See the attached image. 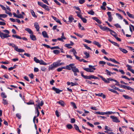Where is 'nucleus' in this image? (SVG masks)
Returning a JSON list of instances; mask_svg holds the SVG:
<instances>
[{"label": "nucleus", "mask_w": 134, "mask_h": 134, "mask_svg": "<svg viewBox=\"0 0 134 134\" xmlns=\"http://www.w3.org/2000/svg\"><path fill=\"white\" fill-rule=\"evenodd\" d=\"M69 21L71 23L73 20H74V18L72 17V15H70L69 17Z\"/></svg>", "instance_id": "30"}, {"label": "nucleus", "mask_w": 134, "mask_h": 134, "mask_svg": "<svg viewBox=\"0 0 134 134\" xmlns=\"http://www.w3.org/2000/svg\"><path fill=\"white\" fill-rule=\"evenodd\" d=\"M85 2V0H79V2L80 4H82L84 3Z\"/></svg>", "instance_id": "58"}, {"label": "nucleus", "mask_w": 134, "mask_h": 134, "mask_svg": "<svg viewBox=\"0 0 134 134\" xmlns=\"http://www.w3.org/2000/svg\"><path fill=\"white\" fill-rule=\"evenodd\" d=\"M83 68L87 72H94L93 70L91 69L88 68Z\"/></svg>", "instance_id": "12"}, {"label": "nucleus", "mask_w": 134, "mask_h": 134, "mask_svg": "<svg viewBox=\"0 0 134 134\" xmlns=\"http://www.w3.org/2000/svg\"><path fill=\"white\" fill-rule=\"evenodd\" d=\"M71 104L76 109L77 108V107L74 103L73 102H71Z\"/></svg>", "instance_id": "52"}, {"label": "nucleus", "mask_w": 134, "mask_h": 134, "mask_svg": "<svg viewBox=\"0 0 134 134\" xmlns=\"http://www.w3.org/2000/svg\"><path fill=\"white\" fill-rule=\"evenodd\" d=\"M126 13L129 17L133 19H134V16L133 15L131 14L128 12H127Z\"/></svg>", "instance_id": "24"}, {"label": "nucleus", "mask_w": 134, "mask_h": 134, "mask_svg": "<svg viewBox=\"0 0 134 134\" xmlns=\"http://www.w3.org/2000/svg\"><path fill=\"white\" fill-rule=\"evenodd\" d=\"M59 63L58 62H55L53 63V65H54L55 67L59 66Z\"/></svg>", "instance_id": "35"}, {"label": "nucleus", "mask_w": 134, "mask_h": 134, "mask_svg": "<svg viewBox=\"0 0 134 134\" xmlns=\"http://www.w3.org/2000/svg\"><path fill=\"white\" fill-rule=\"evenodd\" d=\"M67 128L69 129H71L72 127V125L70 124H68L66 125Z\"/></svg>", "instance_id": "41"}, {"label": "nucleus", "mask_w": 134, "mask_h": 134, "mask_svg": "<svg viewBox=\"0 0 134 134\" xmlns=\"http://www.w3.org/2000/svg\"><path fill=\"white\" fill-rule=\"evenodd\" d=\"M3 103L4 105L7 104H8V101L6 100L3 99Z\"/></svg>", "instance_id": "42"}, {"label": "nucleus", "mask_w": 134, "mask_h": 134, "mask_svg": "<svg viewBox=\"0 0 134 134\" xmlns=\"http://www.w3.org/2000/svg\"><path fill=\"white\" fill-rule=\"evenodd\" d=\"M52 89L53 90L55 91L57 93H59L60 92H62V90H60L59 89L55 88V87H53Z\"/></svg>", "instance_id": "7"}, {"label": "nucleus", "mask_w": 134, "mask_h": 134, "mask_svg": "<svg viewBox=\"0 0 134 134\" xmlns=\"http://www.w3.org/2000/svg\"><path fill=\"white\" fill-rule=\"evenodd\" d=\"M108 41L111 43H112L114 45L117 46V47H119V44L117 43L114 42L112 41H111L110 39H109L108 40Z\"/></svg>", "instance_id": "16"}, {"label": "nucleus", "mask_w": 134, "mask_h": 134, "mask_svg": "<svg viewBox=\"0 0 134 134\" xmlns=\"http://www.w3.org/2000/svg\"><path fill=\"white\" fill-rule=\"evenodd\" d=\"M98 76L100 77L105 83H109L110 82L108 80H107L105 78H104L102 76L99 75H98Z\"/></svg>", "instance_id": "5"}, {"label": "nucleus", "mask_w": 134, "mask_h": 134, "mask_svg": "<svg viewBox=\"0 0 134 134\" xmlns=\"http://www.w3.org/2000/svg\"><path fill=\"white\" fill-rule=\"evenodd\" d=\"M71 65L70 67V70L71 69L72 71L73 72H77V73L79 72V69L75 66H74L75 64L74 63L71 64Z\"/></svg>", "instance_id": "3"}, {"label": "nucleus", "mask_w": 134, "mask_h": 134, "mask_svg": "<svg viewBox=\"0 0 134 134\" xmlns=\"http://www.w3.org/2000/svg\"><path fill=\"white\" fill-rule=\"evenodd\" d=\"M25 30L27 31L29 34H33V32L29 28H26L25 29Z\"/></svg>", "instance_id": "18"}, {"label": "nucleus", "mask_w": 134, "mask_h": 134, "mask_svg": "<svg viewBox=\"0 0 134 134\" xmlns=\"http://www.w3.org/2000/svg\"><path fill=\"white\" fill-rule=\"evenodd\" d=\"M101 52L105 55L107 54L108 53L106 52L104 49H103L101 50Z\"/></svg>", "instance_id": "57"}, {"label": "nucleus", "mask_w": 134, "mask_h": 134, "mask_svg": "<svg viewBox=\"0 0 134 134\" xmlns=\"http://www.w3.org/2000/svg\"><path fill=\"white\" fill-rule=\"evenodd\" d=\"M42 7L47 11H49L50 10L49 7L46 4H44Z\"/></svg>", "instance_id": "20"}, {"label": "nucleus", "mask_w": 134, "mask_h": 134, "mask_svg": "<svg viewBox=\"0 0 134 134\" xmlns=\"http://www.w3.org/2000/svg\"><path fill=\"white\" fill-rule=\"evenodd\" d=\"M92 19L96 21L98 23L100 24L101 23V22L100 20L98 19L97 18L94 17L92 18Z\"/></svg>", "instance_id": "21"}, {"label": "nucleus", "mask_w": 134, "mask_h": 134, "mask_svg": "<svg viewBox=\"0 0 134 134\" xmlns=\"http://www.w3.org/2000/svg\"><path fill=\"white\" fill-rule=\"evenodd\" d=\"M122 96L124 97L125 99H132V98L131 97H129V96L125 95H123Z\"/></svg>", "instance_id": "22"}, {"label": "nucleus", "mask_w": 134, "mask_h": 134, "mask_svg": "<svg viewBox=\"0 0 134 134\" xmlns=\"http://www.w3.org/2000/svg\"><path fill=\"white\" fill-rule=\"evenodd\" d=\"M95 94L96 96L102 97V95H103V93H99L98 94L95 93Z\"/></svg>", "instance_id": "60"}, {"label": "nucleus", "mask_w": 134, "mask_h": 134, "mask_svg": "<svg viewBox=\"0 0 134 134\" xmlns=\"http://www.w3.org/2000/svg\"><path fill=\"white\" fill-rule=\"evenodd\" d=\"M39 63L41 65H47V63H45L42 60H40V62Z\"/></svg>", "instance_id": "26"}, {"label": "nucleus", "mask_w": 134, "mask_h": 134, "mask_svg": "<svg viewBox=\"0 0 134 134\" xmlns=\"http://www.w3.org/2000/svg\"><path fill=\"white\" fill-rule=\"evenodd\" d=\"M1 96L3 98H6L7 97V96L5 94V93L4 92L2 93Z\"/></svg>", "instance_id": "44"}, {"label": "nucleus", "mask_w": 134, "mask_h": 134, "mask_svg": "<svg viewBox=\"0 0 134 134\" xmlns=\"http://www.w3.org/2000/svg\"><path fill=\"white\" fill-rule=\"evenodd\" d=\"M59 1L63 3L64 4H67V3H66L65 1H64V0H58Z\"/></svg>", "instance_id": "61"}, {"label": "nucleus", "mask_w": 134, "mask_h": 134, "mask_svg": "<svg viewBox=\"0 0 134 134\" xmlns=\"http://www.w3.org/2000/svg\"><path fill=\"white\" fill-rule=\"evenodd\" d=\"M84 54L85 55V56H84L83 58H87L89 57L90 55L89 53H87V52L85 51L83 52Z\"/></svg>", "instance_id": "15"}, {"label": "nucleus", "mask_w": 134, "mask_h": 134, "mask_svg": "<svg viewBox=\"0 0 134 134\" xmlns=\"http://www.w3.org/2000/svg\"><path fill=\"white\" fill-rule=\"evenodd\" d=\"M83 41H84L85 42L88 43H90L92 42L91 41L88 40L86 39H84L83 40Z\"/></svg>", "instance_id": "51"}, {"label": "nucleus", "mask_w": 134, "mask_h": 134, "mask_svg": "<svg viewBox=\"0 0 134 134\" xmlns=\"http://www.w3.org/2000/svg\"><path fill=\"white\" fill-rule=\"evenodd\" d=\"M83 45L84 47H85L86 48L88 49H90L91 50V49L88 46H87L85 44H83Z\"/></svg>", "instance_id": "49"}, {"label": "nucleus", "mask_w": 134, "mask_h": 134, "mask_svg": "<svg viewBox=\"0 0 134 134\" xmlns=\"http://www.w3.org/2000/svg\"><path fill=\"white\" fill-rule=\"evenodd\" d=\"M3 31L7 34H4L0 31V37L2 39H4L5 38L10 37V36L9 35V32L8 30H4Z\"/></svg>", "instance_id": "2"}, {"label": "nucleus", "mask_w": 134, "mask_h": 134, "mask_svg": "<svg viewBox=\"0 0 134 134\" xmlns=\"http://www.w3.org/2000/svg\"><path fill=\"white\" fill-rule=\"evenodd\" d=\"M105 72L107 73L106 74L107 75H109V76H111V72L110 71H109L108 70L106 69L105 70Z\"/></svg>", "instance_id": "36"}, {"label": "nucleus", "mask_w": 134, "mask_h": 134, "mask_svg": "<svg viewBox=\"0 0 134 134\" xmlns=\"http://www.w3.org/2000/svg\"><path fill=\"white\" fill-rule=\"evenodd\" d=\"M94 66H93L91 65H89V67L90 69H91L93 70H96V68H94Z\"/></svg>", "instance_id": "54"}, {"label": "nucleus", "mask_w": 134, "mask_h": 134, "mask_svg": "<svg viewBox=\"0 0 134 134\" xmlns=\"http://www.w3.org/2000/svg\"><path fill=\"white\" fill-rule=\"evenodd\" d=\"M71 86H74L77 85L78 84L77 83H73V82H71Z\"/></svg>", "instance_id": "59"}, {"label": "nucleus", "mask_w": 134, "mask_h": 134, "mask_svg": "<svg viewBox=\"0 0 134 134\" xmlns=\"http://www.w3.org/2000/svg\"><path fill=\"white\" fill-rule=\"evenodd\" d=\"M42 34L44 38H48L49 36L47 34V33L46 31H43L42 32Z\"/></svg>", "instance_id": "11"}, {"label": "nucleus", "mask_w": 134, "mask_h": 134, "mask_svg": "<svg viewBox=\"0 0 134 134\" xmlns=\"http://www.w3.org/2000/svg\"><path fill=\"white\" fill-rule=\"evenodd\" d=\"M35 28L36 29V31H39L40 27L38 23L36 22L34 23Z\"/></svg>", "instance_id": "8"}, {"label": "nucleus", "mask_w": 134, "mask_h": 134, "mask_svg": "<svg viewBox=\"0 0 134 134\" xmlns=\"http://www.w3.org/2000/svg\"><path fill=\"white\" fill-rule=\"evenodd\" d=\"M53 52L55 54H58L60 52L59 51L57 50H55L53 51Z\"/></svg>", "instance_id": "48"}, {"label": "nucleus", "mask_w": 134, "mask_h": 134, "mask_svg": "<svg viewBox=\"0 0 134 134\" xmlns=\"http://www.w3.org/2000/svg\"><path fill=\"white\" fill-rule=\"evenodd\" d=\"M107 14L109 18L108 20L109 21V22H111L113 19L111 15V13L109 12H108L107 13Z\"/></svg>", "instance_id": "6"}, {"label": "nucleus", "mask_w": 134, "mask_h": 134, "mask_svg": "<svg viewBox=\"0 0 134 134\" xmlns=\"http://www.w3.org/2000/svg\"><path fill=\"white\" fill-rule=\"evenodd\" d=\"M91 77L92 78V79H99V78L98 77H97L96 76H95L93 75H91Z\"/></svg>", "instance_id": "55"}, {"label": "nucleus", "mask_w": 134, "mask_h": 134, "mask_svg": "<svg viewBox=\"0 0 134 134\" xmlns=\"http://www.w3.org/2000/svg\"><path fill=\"white\" fill-rule=\"evenodd\" d=\"M7 16V15L5 14H0V17L5 18Z\"/></svg>", "instance_id": "47"}, {"label": "nucleus", "mask_w": 134, "mask_h": 134, "mask_svg": "<svg viewBox=\"0 0 134 134\" xmlns=\"http://www.w3.org/2000/svg\"><path fill=\"white\" fill-rule=\"evenodd\" d=\"M88 13L91 15H93L94 14V12L92 10H91L88 12Z\"/></svg>", "instance_id": "34"}, {"label": "nucleus", "mask_w": 134, "mask_h": 134, "mask_svg": "<svg viewBox=\"0 0 134 134\" xmlns=\"http://www.w3.org/2000/svg\"><path fill=\"white\" fill-rule=\"evenodd\" d=\"M30 38L33 41H35L36 40V36L33 34H31L30 36Z\"/></svg>", "instance_id": "14"}, {"label": "nucleus", "mask_w": 134, "mask_h": 134, "mask_svg": "<svg viewBox=\"0 0 134 134\" xmlns=\"http://www.w3.org/2000/svg\"><path fill=\"white\" fill-rule=\"evenodd\" d=\"M34 61L37 63H39L40 62V60L38 59H37L36 57H35L34 58Z\"/></svg>", "instance_id": "39"}, {"label": "nucleus", "mask_w": 134, "mask_h": 134, "mask_svg": "<svg viewBox=\"0 0 134 134\" xmlns=\"http://www.w3.org/2000/svg\"><path fill=\"white\" fill-rule=\"evenodd\" d=\"M114 25L117 28H121V26L118 24H115Z\"/></svg>", "instance_id": "63"}, {"label": "nucleus", "mask_w": 134, "mask_h": 134, "mask_svg": "<svg viewBox=\"0 0 134 134\" xmlns=\"http://www.w3.org/2000/svg\"><path fill=\"white\" fill-rule=\"evenodd\" d=\"M95 114L103 115L105 114V112H100L99 111H95Z\"/></svg>", "instance_id": "25"}, {"label": "nucleus", "mask_w": 134, "mask_h": 134, "mask_svg": "<svg viewBox=\"0 0 134 134\" xmlns=\"http://www.w3.org/2000/svg\"><path fill=\"white\" fill-rule=\"evenodd\" d=\"M98 26L100 27V28L103 31L106 30L107 31H109L110 32V34L113 35L117 40L120 42L121 41V39L118 37L117 35L113 34L112 33L115 34L116 32L114 31L110 30L109 28L106 26L103 27L102 25H99Z\"/></svg>", "instance_id": "1"}, {"label": "nucleus", "mask_w": 134, "mask_h": 134, "mask_svg": "<svg viewBox=\"0 0 134 134\" xmlns=\"http://www.w3.org/2000/svg\"><path fill=\"white\" fill-rule=\"evenodd\" d=\"M57 103H58L59 104H60L62 106H64L65 105V103L63 101L60 100L59 102H57Z\"/></svg>", "instance_id": "17"}, {"label": "nucleus", "mask_w": 134, "mask_h": 134, "mask_svg": "<svg viewBox=\"0 0 134 134\" xmlns=\"http://www.w3.org/2000/svg\"><path fill=\"white\" fill-rule=\"evenodd\" d=\"M37 3L38 4L42 7L44 5V4H43L41 2H38Z\"/></svg>", "instance_id": "43"}, {"label": "nucleus", "mask_w": 134, "mask_h": 134, "mask_svg": "<svg viewBox=\"0 0 134 134\" xmlns=\"http://www.w3.org/2000/svg\"><path fill=\"white\" fill-rule=\"evenodd\" d=\"M99 63L100 64H102L105 65L106 64V62L104 61H100L99 62Z\"/></svg>", "instance_id": "64"}, {"label": "nucleus", "mask_w": 134, "mask_h": 134, "mask_svg": "<svg viewBox=\"0 0 134 134\" xmlns=\"http://www.w3.org/2000/svg\"><path fill=\"white\" fill-rule=\"evenodd\" d=\"M126 89L128 90H130L131 91H133V92H134V90L130 86H127Z\"/></svg>", "instance_id": "38"}, {"label": "nucleus", "mask_w": 134, "mask_h": 134, "mask_svg": "<svg viewBox=\"0 0 134 134\" xmlns=\"http://www.w3.org/2000/svg\"><path fill=\"white\" fill-rule=\"evenodd\" d=\"M71 46L69 44H66L65 45V47H67L68 48H72L70 46Z\"/></svg>", "instance_id": "45"}, {"label": "nucleus", "mask_w": 134, "mask_h": 134, "mask_svg": "<svg viewBox=\"0 0 134 134\" xmlns=\"http://www.w3.org/2000/svg\"><path fill=\"white\" fill-rule=\"evenodd\" d=\"M54 66L53 64L52 65H51L49 66L48 69L49 70H53L54 69Z\"/></svg>", "instance_id": "31"}, {"label": "nucleus", "mask_w": 134, "mask_h": 134, "mask_svg": "<svg viewBox=\"0 0 134 134\" xmlns=\"http://www.w3.org/2000/svg\"><path fill=\"white\" fill-rule=\"evenodd\" d=\"M81 19L84 23H86L87 22V20L85 18L82 17L81 18Z\"/></svg>", "instance_id": "37"}, {"label": "nucleus", "mask_w": 134, "mask_h": 134, "mask_svg": "<svg viewBox=\"0 0 134 134\" xmlns=\"http://www.w3.org/2000/svg\"><path fill=\"white\" fill-rule=\"evenodd\" d=\"M93 43L94 44L97 45L99 47H101V45L99 44V43L96 41H93Z\"/></svg>", "instance_id": "28"}, {"label": "nucleus", "mask_w": 134, "mask_h": 134, "mask_svg": "<svg viewBox=\"0 0 134 134\" xmlns=\"http://www.w3.org/2000/svg\"><path fill=\"white\" fill-rule=\"evenodd\" d=\"M74 127L75 129L77 131H79L80 133L81 132V131L79 129V127L76 124H75L74 125Z\"/></svg>", "instance_id": "23"}, {"label": "nucleus", "mask_w": 134, "mask_h": 134, "mask_svg": "<svg viewBox=\"0 0 134 134\" xmlns=\"http://www.w3.org/2000/svg\"><path fill=\"white\" fill-rule=\"evenodd\" d=\"M110 118L112 119V121L113 122L116 123L120 122V121L119 120L118 118L116 117L113 116H111Z\"/></svg>", "instance_id": "4"}, {"label": "nucleus", "mask_w": 134, "mask_h": 134, "mask_svg": "<svg viewBox=\"0 0 134 134\" xmlns=\"http://www.w3.org/2000/svg\"><path fill=\"white\" fill-rule=\"evenodd\" d=\"M119 49L122 52L125 53H126L127 52V51L125 49H123L120 48H119Z\"/></svg>", "instance_id": "27"}, {"label": "nucleus", "mask_w": 134, "mask_h": 134, "mask_svg": "<svg viewBox=\"0 0 134 134\" xmlns=\"http://www.w3.org/2000/svg\"><path fill=\"white\" fill-rule=\"evenodd\" d=\"M107 64L108 65L111 66H115L117 67V65H114V64H111L109 63H107Z\"/></svg>", "instance_id": "53"}, {"label": "nucleus", "mask_w": 134, "mask_h": 134, "mask_svg": "<svg viewBox=\"0 0 134 134\" xmlns=\"http://www.w3.org/2000/svg\"><path fill=\"white\" fill-rule=\"evenodd\" d=\"M8 44L10 46H12L14 48H16V47H17L13 43H8Z\"/></svg>", "instance_id": "32"}, {"label": "nucleus", "mask_w": 134, "mask_h": 134, "mask_svg": "<svg viewBox=\"0 0 134 134\" xmlns=\"http://www.w3.org/2000/svg\"><path fill=\"white\" fill-rule=\"evenodd\" d=\"M12 36L13 37L17 39H21V38L20 37L16 35H13Z\"/></svg>", "instance_id": "33"}, {"label": "nucleus", "mask_w": 134, "mask_h": 134, "mask_svg": "<svg viewBox=\"0 0 134 134\" xmlns=\"http://www.w3.org/2000/svg\"><path fill=\"white\" fill-rule=\"evenodd\" d=\"M30 11L32 15L35 18H36L37 16L35 15V12L33 10L31 9Z\"/></svg>", "instance_id": "29"}, {"label": "nucleus", "mask_w": 134, "mask_h": 134, "mask_svg": "<svg viewBox=\"0 0 134 134\" xmlns=\"http://www.w3.org/2000/svg\"><path fill=\"white\" fill-rule=\"evenodd\" d=\"M16 115L19 119H21V116L20 114L17 113L16 114Z\"/></svg>", "instance_id": "56"}, {"label": "nucleus", "mask_w": 134, "mask_h": 134, "mask_svg": "<svg viewBox=\"0 0 134 134\" xmlns=\"http://www.w3.org/2000/svg\"><path fill=\"white\" fill-rule=\"evenodd\" d=\"M51 17L57 22L59 23L60 25L62 24L61 23L60 21L56 17L54 16L53 15H52Z\"/></svg>", "instance_id": "9"}, {"label": "nucleus", "mask_w": 134, "mask_h": 134, "mask_svg": "<svg viewBox=\"0 0 134 134\" xmlns=\"http://www.w3.org/2000/svg\"><path fill=\"white\" fill-rule=\"evenodd\" d=\"M109 61H110L115 63L118 64H120V63L119 62L117 61L114 59L110 58L109 59Z\"/></svg>", "instance_id": "19"}, {"label": "nucleus", "mask_w": 134, "mask_h": 134, "mask_svg": "<svg viewBox=\"0 0 134 134\" xmlns=\"http://www.w3.org/2000/svg\"><path fill=\"white\" fill-rule=\"evenodd\" d=\"M14 49L16 51L19 52H24L25 51L23 49L18 48L17 46V47H16V48H14Z\"/></svg>", "instance_id": "10"}, {"label": "nucleus", "mask_w": 134, "mask_h": 134, "mask_svg": "<svg viewBox=\"0 0 134 134\" xmlns=\"http://www.w3.org/2000/svg\"><path fill=\"white\" fill-rule=\"evenodd\" d=\"M72 52L73 53L74 55V56L76 55L77 53L76 51V50L74 48L71 50Z\"/></svg>", "instance_id": "46"}, {"label": "nucleus", "mask_w": 134, "mask_h": 134, "mask_svg": "<svg viewBox=\"0 0 134 134\" xmlns=\"http://www.w3.org/2000/svg\"><path fill=\"white\" fill-rule=\"evenodd\" d=\"M54 2L58 5H61V4L57 0H54Z\"/></svg>", "instance_id": "62"}, {"label": "nucleus", "mask_w": 134, "mask_h": 134, "mask_svg": "<svg viewBox=\"0 0 134 134\" xmlns=\"http://www.w3.org/2000/svg\"><path fill=\"white\" fill-rule=\"evenodd\" d=\"M115 113V112H113L112 111H108L105 112V114H111Z\"/></svg>", "instance_id": "50"}, {"label": "nucleus", "mask_w": 134, "mask_h": 134, "mask_svg": "<svg viewBox=\"0 0 134 134\" xmlns=\"http://www.w3.org/2000/svg\"><path fill=\"white\" fill-rule=\"evenodd\" d=\"M26 104L28 105H31V104H34V103L32 100H31L29 102H27Z\"/></svg>", "instance_id": "40"}, {"label": "nucleus", "mask_w": 134, "mask_h": 134, "mask_svg": "<svg viewBox=\"0 0 134 134\" xmlns=\"http://www.w3.org/2000/svg\"><path fill=\"white\" fill-rule=\"evenodd\" d=\"M71 64L68 65H67L66 66H64L62 67V69H67L68 70H70V68L71 66Z\"/></svg>", "instance_id": "13"}]
</instances>
